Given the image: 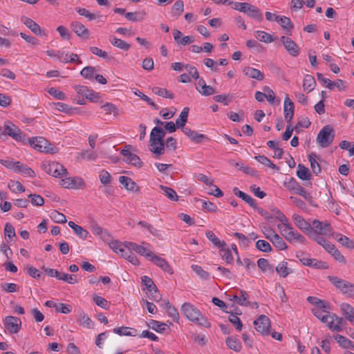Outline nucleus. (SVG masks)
<instances>
[{
  "mask_svg": "<svg viewBox=\"0 0 354 354\" xmlns=\"http://www.w3.org/2000/svg\"><path fill=\"white\" fill-rule=\"evenodd\" d=\"M180 310L187 319L196 324L207 328L211 327L208 319L193 304L185 302L182 305Z\"/></svg>",
  "mask_w": 354,
  "mask_h": 354,
  "instance_id": "1",
  "label": "nucleus"
},
{
  "mask_svg": "<svg viewBox=\"0 0 354 354\" xmlns=\"http://www.w3.org/2000/svg\"><path fill=\"white\" fill-rule=\"evenodd\" d=\"M165 132L162 128L155 127L150 133V151L156 155H162L165 152L164 137Z\"/></svg>",
  "mask_w": 354,
  "mask_h": 354,
  "instance_id": "2",
  "label": "nucleus"
},
{
  "mask_svg": "<svg viewBox=\"0 0 354 354\" xmlns=\"http://www.w3.org/2000/svg\"><path fill=\"white\" fill-rule=\"evenodd\" d=\"M328 279L343 295L354 298V284L335 276H328Z\"/></svg>",
  "mask_w": 354,
  "mask_h": 354,
  "instance_id": "3",
  "label": "nucleus"
},
{
  "mask_svg": "<svg viewBox=\"0 0 354 354\" xmlns=\"http://www.w3.org/2000/svg\"><path fill=\"white\" fill-rule=\"evenodd\" d=\"M3 135H8L15 140L23 144L27 143V138L25 133L10 120L4 122Z\"/></svg>",
  "mask_w": 354,
  "mask_h": 354,
  "instance_id": "4",
  "label": "nucleus"
},
{
  "mask_svg": "<svg viewBox=\"0 0 354 354\" xmlns=\"http://www.w3.org/2000/svg\"><path fill=\"white\" fill-rule=\"evenodd\" d=\"M283 185L290 192L301 196L311 205L316 206L313 203V197L311 194L308 193L305 188L300 185L294 178H290L288 180L284 182Z\"/></svg>",
  "mask_w": 354,
  "mask_h": 354,
  "instance_id": "5",
  "label": "nucleus"
},
{
  "mask_svg": "<svg viewBox=\"0 0 354 354\" xmlns=\"http://www.w3.org/2000/svg\"><path fill=\"white\" fill-rule=\"evenodd\" d=\"M335 138V131L330 125L324 126L319 132L317 141L320 147L326 148L329 147Z\"/></svg>",
  "mask_w": 354,
  "mask_h": 354,
  "instance_id": "6",
  "label": "nucleus"
},
{
  "mask_svg": "<svg viewBox=\"0 0 354 354\" xmlns=\"http://www.w3.org/2000/svg\"><path fill=\"white\" fill-rule=\"evenodd\" d=\"M44 169L46 173L56 178L63 177L68 174L67 169L62 165L55 161L49 162L47 165L44 164Z\"/></svg>",
  "mask_w": 354,
  "mask_h": 354,
  "instance_id": "7",
  "label": "nucleus"
},
{
  "mask_svg": "<svg viewBox=\"0 0 354 354\" xmlns=\"http://www.w3.org/2000/svg\"><path fill=\"white\" fill-rule=\"evenodd\" d=\"M256 330L263 335H270V319L264 315H260L258 319L254 322Z\"/></svg>",
  "mask_w": 354,
  "mask_h": 354,
  "instance_id": "8",
  "label": "nucleus"
},
{
  "mask_svg": "<svg viewBox=\"0 0 354 354\" xmlns=\"http://www.w3.org/2000/svg\"><path fill=\"white\" fill-rule=\"evenodd\" d=\"M131 145H125L124 148L121 150L120 153L125 157V162L140 168L142 166V162L136 154L131 152Z\"/></svg>",
  "mask_w": 354,
  "mask_h": 354,
  "instance_id": "9",
  "label": "nucleus"
},
{
  "mask_svg": "<svg viewBox=\"0 0 354 354\" xmlns=\"http://www.w3.org/2000/svg\"><path fill=\"white\" fill-rule=\"evenodd\" d=\"M61 185L66 189H77L83 188L85 183L80 177H68L62 180Z\"/></svg>",
  "mask_w": 354,
  "mask_h": 354,
  "instance_id": "10",
  "label": "nucleus"
},
{
  "mask_svg": "<svg viewBox=\"0 0 354 354\" xmlns=\"http://www.w3.org/2000/svg\"><path fill=\"white\" fill-rule=\"evenodd\" d=\"M4 326L10 333H17L21 326V321L19 317L7 316L4 319Z\"/></svg>",
  "mask_w": 354,
  "mask_h": 354,
  "instance_id": "11",
  "label": "nucleus"
},
{
  "mask_svg": "<svg viewBox=\"0 0 354 354\" xmlns=\"http://www.w3.org/2000/svg\"><path fill=\"white\" fill-rule=\"evenodd\" d=\"M313 230L319 235H328L331 233L332 228L328 221L321 222L319 220H314L311 225V231Z\"/></svg>",
  "mask_w": 354,
  "mask_h": 354,
  "instance_id": "12",
  "label": "nucleus"
},
{
  "mask_svg": "<svg viewBox=\"0 0 354 354\" xmlns=\"http://www.w3.org/2000/svg\"><path fill=\"white\" fill-rule=\"evenodd\" d=\"M21 21L34 34L39 36L46 35V33L44 30H41L39 25L33 21L32 19L22 16L21 17Z\"/></svg>",
  "mask_w": 354,
  "mask_h": 354,
  "instance_id": "13",
  "label": "nucleus"
},
{
  "mask_svg": "<svg viewBox=\"0 0 354 354\" xmlns=\"http://www.w3.org/2000/svg\"><path fill=\"white\" fill-rule=\"evenodd\" d=\"M27 142H28L32 148L38 151H49L48 147H47V140L42 137L28 138L27 139Z\"/></svg>",
  "mask_w": 354,
  "mask_h": 354,
  "instance_id": "14",
  "label": "nucleus"
},
{
  "mask_svg": "<svg viewBox=\"0 0 354 354\" xmlns=\"http://www.w3.org/2000/svg\"><path fill=\"white\" fill-rule=\"evenodd\" d=\"M280 39L290 55L297 57L299 54V48L292 39L286 36L281 37Z\"/></svg>",
  "mask_w": 354,
  "mask_h": 354,
  "instance_id": "15",
  "label": "nucleus"
},
{
  "mask_svg": "<svg viewBox=\"0 0 354 354\" xmlns=\"http://www.w3.org/2000/svg\"><path fill=\"white\" fill-rule=\"evenodd\" d=\"M74 88L78 94L82 95L92 102H96L100 99L99 93L88 89L85 86L77 85Z\"/></svg>",
  "mask_w": 354,
  "mask_h": 354,
  "instance_id": "16",
  "label": "nucleus"
},
{
  "mask_svg": "<svg viewBox=\"0 0 354 354\" xmlns=\"http://www.w3.org/2000/svg\"><path fill=\"white\" fill-rule=\"evenodd\" d=\"M182 131L194 143L198 144L204 140H209L205 134L199 133L189 127L183 128Z\"/></svg>",
  "mask_w": 354,
  "mask_h": 354,
  "instance_id": "17",
  "label": "nucleus"
},
{
  "mask_svg": "<svg viewBox=\"0 0 354 354\" xmlns=\"http://www.w3.org/2000/svg\"><path fill=\"white\" fill-rule=\"evenodd\" d=\"M294 103L291 101L288 95H287L284 99L283 103V112L285 120L287 122H290L294 116Z\"/></svg>",
  "mask_w": 354,
  "mask_h": 354,
  "instance_id": "18",
  "label": "nucleus"
},
{
  "mask_svg": "<svg viewBox=\"0 0 354 354\" xmlns=\"http://www.w3.org/2000/svg\"><path fill=\"white\" fill-rule=\"evenodd\" d=\"M73 31L78 36L84 39H88L90 35L89 30L86 28L82 23L73 21L71 24Z\"/></svg>",
  "mask_w": 354,
  "mask_h": 354,
  "instance_id": "19",
  "label": "nucleus"
},
{
  "mask_svg": "<svg viewBox=\"0 0 354 354\" xmlns=\"http://www.w3.org/2000/svg\"><path fill=\"white\" fill-rule=\"evenodd\" d=\"M150 261L157 266L160 267L163 271L169 274L173 273L172 268L165 259L157 255H153L150 259Z\"/></svg>",
  "mask_w": 354,
  "mask_h": 354,
  "instance_id": "20",
  "label": "nucleus"
},
{
  "mask_svg": "<svg viewBox=\"0 0 354 354\" xmlns=\"http://www.w3.org/2000/svg\"><path fill=\"white\" fill-rule=\"evenodd\" d=\"M292 220L295 225L301 230L305 232H311V225L300 215L294 214L292 215Z\"/></svg>",
  "mask_w": 354,
  "mask_h": 354,
  "instance_id": "21",
  "label": "nucleus"
},
{
  "mask_svg": "<svg viewBox=\"0 0 354 354\" xmlns=\"http://www.w3.org/2000/svg\"><path fill=\"white\" fill-rule=\"evenodd\" d=\"M329 254H330L333 258L337 261V262L346 264V260L344 258V257L342 254V253L336 248L335 245L330 243L326 245V249H325Z\"/></svg>",
  "mask_w": 354,
  "mask_h": 354,
  "instance_id": "22",
  "label": "nucleus"
},
{
  "mask_svg": "<svg viewBox=\"0 0 354 354\" xmlns=\"http://www.w3.org/2000/svg\"><path fill=\"white\" fill-rule=\"evenodd\" d=\"M119 182L123 187L129 191L138 192L139 187L137 184L129 177L122 176L119 177Z\"/></svg>",
  "mask_w": 354,
  "mask_h": 354,
  "instance_id": "23",
  "label": "nucleus"
},
{
  "mask_svg": "<svg viewBox=\"0 0 354 354\" xmlns=\"http://www.w3.org/2000/svg\"><path fill=\"white\" fill-rule=\"evenodd\" d=\"M243 73L245 76L259 81H261L264 79V75L263 73H261L259 70L250 66L244 67L243 69Z\"/></svg>",
  "mask_w": 354,
  "mask_h": 354,
  "instance_id": "24",
  "label": "nucleus"
},
{
  "mask_svg": "<svg viewBox=\"0 0 354 354\" xmlns=\"http://www.w3.org/2000/svg\"><path fill=\"white\" fill-rule=\"evenodd\" d=\"M128 247L131 248L134 252L136 253L144 256L145 257H152L153 255V252L147 249V248L143 247L142 245H138L133 242H129L127 243Z\"/></svg>",
  "mask_w": 354,
  "mask_h": 354,
  "instance_id": "25",
  "label": "nucleus"
},
{
  "mask_svg": "<svg viewBox=\"0 0 354 354\" xmlns=\"http://www.w3.org/2000/svg\"><path fill=\"white\" fill-rule=\"evenodd\" d=\"M340 310L342 315L351 323H354V308L347 303H342L340 305Z\"/></svg>",
  "mask_w": 354,
  "mask_h": 354,
  "instance_id": "26",
  "label": "nucleus"
},
{
  "mask_svg": "<svg viewBox=\"0 0 354 354\" xmlns=\"http://www.w3.org/2000/svg\"><path fill=\"white\" fill-rule=\"evenodd\" d=\"M233 193L238 197L241 198L243 201L247 203L250 207L256 208V200L252 198L250 195L244 193L238 189L237 187L233 189Z\"/></svg>",
  "mask_w": 354,
  "mask_h": 354,
  "instance_id": "27",
  "label": "nucleus"
},
{
  "mask_svg": "<svg viewBox=\"0 0 354 354\" xmlns=\"http://www.w3.org/2000/svg\"><path fill=\"white\" fill-rule=\"evenodd\" d=\"M15 171L22 173L32 178L36 176L35 172L28 165L23 164L19 161L15 162Z\"/></svg>",
  "mask_w": 354,
  "mask_h": 354,
  "instance_id": "28",
  "label": "nucleus"
},
{
  "mask_svg": "<svg viewBox=\"0 0 354 354\" xmlns=\"http://www.w3.org/2000/svg\"><path fill=\"white\" fill-rule=\"evenodd\" d=\"M286 240L290 243H299L301 244H305L306 242V238L294 229L289 232Z\"/></svg>",
  "mask_w": 354,
  "mask_h": 354,
  "instance_id": "29",
  "label": "nucleus"
},
{
  "mask_svg": "<svg viewBox=\"0 0 354 354\" xmlns=\"http://www.w3.org/2000/svg\"><path fill=\"white\" fill-rule=\"evenodd\" d=\"M335 324H333V319L328 322V327L333 332H341L343 326L346 324V321L343 317H335Z\"/></svg>",
  "mask_w": 354,
  "mask_h": 354,
  "instance_id": "30",
  "label": "nucleus"
},
{
  "mask_svg": "<svg viewBox=\"0 0 354 354\" xmlns=\"http://www.w3.org/2000/svg\"><path fill=\"white\" fill-rule=\"evenodd\" d=\"M63 54H64L63 53L58 51L57 54L56 55L64 63H68V62L73 63L74 62V63H76L77 64H81L82 63V60L80 59V58L78 57V55L77 54L72 53L69 56L68 55V54H66L65 55V57L62 58Z\"/></svg>",
  "mask_w": 354,
  "mask_h": 354,
  "instance_id": "31",
  "label": "nucleus"
},
{
  "mask_svg": "<svg viewBox=\"0 0 354 354\" xmlns=\"http://www.w3.org/2000/svg\"><path fill=\"white\" fill-rule=\"evenodd\" d=\"M77 322L80 326L86 328H92L94 325L91 318L82 310L80 313Z\"/></svg>",
  "mask_w": 354,
  "mask_h": 354,
  "instance_id": "32",
  "label": "nucleus"
},
{
  "mask_svg": "<svg viewBox=\"0 0 354 354\" xmlns=\"http://www.w3.org/2000/svg\"><path fill=\"white\" fill-rule=\"evenodd\" d=\"M147 13L145 10L140 12H127L125 17L131 21H142L145 19Z\"/></svg>",
  "mask_w": 354,
  "mask_h": 354,
  "instance_id": "33",
  "label": "nucleus"
},
{
  "mask_svg": "<svg viewBox=\"0 0 354 354\" xmlns=\"http://www.w3.org/2000/svg\"><path fill=\"white\" fill-rule=\"evenodd\" d=\"M335 339L339 345L344 348H352L354 350V343L343 335H336L334 336Z\"/></svg>",
  "mask_w": 354,
  "mask_h": 354,
  "instance_id": "34",
  "label": "nucleus"
},
{
  "mask_svg": "<svg viewBox=\"0 0 354 354\" xmlns=\"http://www.w3.org/2000/svg\"><path fill=\"white\" fill-rule=\"evenodd\" d=\"M189 111V109L188 107H185L181 111L179 117L176 120L178 128H181L183 129V128L186 127L185 125L187 122Z\"/></svg>",
  "mask_w": 354,
  "mask_h": 354,
  "instance_id": "35",
  "label": "nucleus"
},
{
  "mask_svg": "<svg viewBox=\"0 0 354 354\" xmlns=\"http://www.w3.org/2000/svg\"><path fill=\"white\" fill-rule=\"evenodd\" d=\"M113 332L119 335H126V336H136L137 335V330L135 328L122 326L120 328H115L113 329Z\"/></svg>",
  "mask_w": 354,
  "mask_h": 354,
  "instance_id": "36",
  "label": "nucleus"
},
{
  "mask_svg": "<svg viewBox=\"0 0 354 354\" xmlns=\"http://www.w3.org/2000/svg\"><path fill=\"white\" fill-rule=\"evenodd\" d=\"M225 342L229 348L236 352H239L242 348L240 341L236 337H229L226 339Z\"/></svg>",
  "mask_w": 354,
  "mask_h": 354,
  "instance_id": "37",
  "label": "nucleus"
},
{
  "mask_svg": "<svg viewBox=\"0 0 354 354\" xmlns=\"http://www.w3.org/2000/svg\"><path fill=\"white\" fill-rule=\"evenodd\" d=\"M229 163L246 174H249L252 176L256 174V171L254 169L248 166H245L241 162H234V160H231L229 161Z\"/></svg>",
  "mask_w": 354,
  "mask_h": 354,
  "instance_id": "38",
  "label": "nucleus"
},
{
  "mask_svg": "<svg viewBox=\"0 0 354 354\" xmlns=\"http://www.w3.org/2000/svg\"><path fill=\"white\" fill-rule=\"evenodd\" d=\"M277 21L281 25V26L283 29H287L286 34L291 35V29L293 28L294 26L292 24L290 19L288 17L285 16L280 17L279 16L278 20Z\"/></svg>",
  "mask_w": 354,
  "mask_h": 354,
  "instance_id": "39",
  "label": "nucleus"
},
{
  "mask_svg": "<svg viewBox=\"0 0 354 354\" xmlns=\"http://www.w3.org/2000/svg\"><path fill=\"white\" fill-rule=\"evenodd\" d=\"M316 158L317 155L313 152L308 155V160L310 162L311 169L315 175H318L321 172L322 169L319 164L316 160Z\"/></svg>",
  "mask_w": 354,
  "mask_h": 354,
  "instance_id": "40",
  "label": "nucleus"
},
{
  "mask_svg": "<svg viewBox=\"0 0 354 354\" xmlns=\"http://www.w3.org/2000/svg\"><path fill=\"white\" fill-rule=\"evenodd\" d=\"M315 84V80L312 75H306L304 77L303 82V88L305 91L307 90L308 93L312 91L314 89Z\"/></svg>",
  "mask_w": 354,
  "mask_h": 354,
  "instance_id": "41",
  "label": "nucleus"
},
{
  "mask_svg": "<svg viewBox=\"0 0 354 354\" xmlns=\"http://www.w3.org/2000/svg\"><path fill=\"white\" fill-rule=\"evenodd\" d=\"M184 11V3L181 0L176 1L171 8V16L178 17Z\"/></svg>",
  "mask_w": 354,
  "mask_h": 354,
  "instance_id": "42",
  "label": "nucleus"
},
{
  "mask_svg": "<svg viewBox=\"0 0 354 354\" xmlns=\"http://www.w3.org/2000/svg\"><path fill=\"white\" fill-rule=\"evenodd\" d=\"M254 37L258 40L265 43H271L274 40L270 34L261 30L256 31L254 32Z\"/></svg>",
  "mask_w": 354,
  "mask_h": 354,
  "instance_id": "43",
  "label": "nucleus"
},
{
  "mask_svg": "<svg viewBox=\"0 0 354 354\" xmlns=\"http://www.w3.org/2000/svg\"><path fill=\"white\" fill-rule=\"evenodd\" d=\"M205 234L207 238L214 244V245L218 248H223L226 245L225 242L218 239L212 231H207Z\"/></svg>",
  "mask_w": 354,
  "mask_h": 354,
  "instance_id": "44",
  "label": "nucleus"
},
{
  "mask_svg": "<svg viewBox=\"0 0 354 354\" xmlns=\"http://www.w3.org/2000/svg\"><path fill=\"white\" fill-rule=\"evenodd\" d=\"M110 42L114 46L126 51L128 50L131 47L130 44L127 43L125 41H123L120 39H118L115 37L111 38Z\"/></svg>",
  "mask_w": 354,
  "mask_h": 354,
  "instance_id": "45",
  "label": "nucleus"
},
{
  "mask_svg": "<svg viewBox=\"0 0 354 354\" xmlns=\"http://www.w3.org/2000/svg\"><path fill=\"white\" fill-rule=\"evenodd\" d=\"M152 91L156 95L165 98L173 99L174 97V93L166 88L155 86L152 88Z\"/></svg>",
  "mask_w": 354,
  "mask_h": 354,
  "instance_id": "46",
  "label": "nucleus"
},
{
  "mask_svg": "<svg viewBox=\"0 0 354 354\" xmlns=\"http://www.w3.org/2000/svg\"><path fill=\"white\" fill-rule=\"evenodd\" d=\"M297 176L301 180H309L310 178V173L307 167L303 165L299 164Z\"/></svg>",
  "mask_w": 354,
  "mask_h": 354,
  "instance_id": "47",
  "label": "nucleus"
},
{
  "mask_svg": "<svg viewBox=\"0 0 354 354\" xmlns=\"http://www.w3.org/2000/svg\"><path fill=\"white\" fill-rule=\"evenodd\" d=\"M146 295L149 299L158 301L160 300V295L156 286H152L151 288H147Z\"/></svg>",
  "mask_w": 354,
  "mask_h": 354,
  "instance_id": "48",
  "label": "nucleus"
},
{
  "mask_svg": "<svg viewBox=\"0 0 354 354\" xmlns=\"http://www.w3.org/2000/svg\"><path fill=\"white\" fill-rule=\"evenodd\" d=\"M273 236L274 238L271 242L278 250H283L287 249L288 247L286 242L279 234H275Z\"/></svg>",
  "mask_w": 354,
  "mask_h": 354,
  "instance_id": "49",
  "label": "nucleus"
},
{
  "mask_svg": "<svg viewBox=\"0 0 354 354\" xmlns=\"http://www.w3.org/2000/svg\"><path fill=\"white\" fill-rule=\"evenodd\" d=\"M96 73V69L93 66H86L84 67L81 71V75L86 79L91 80L95 77Z\"/></svg>",
  "mask_w": 354,
  "mask_h": 354,
  "instance_id": "50",
  "label": "nucleus"
},
{
  "mask_svg": "<svg viewBox=\"0 0 354 354\" xmlns=\"http://www.w3.org/2000/svg\"><path fill=\"white\" fill-rule=\"evenodd\" d=\"M336 239L339 243L347 248H354V241L351 240L348 237L339 234L337 235Z\"/></svg>",
  "mask_w": 354,
  "mask_h": 354,
  "instance_id": "51",
  "label": "nucleus"
},
{
  "mask_svg": "<svg viewBox=\"0 0 354 354\" xmlns=\"http://www.w3.org/2000/svg\"><path fill=\"white\" fill-rule=\"evenodd\" d=\"M257 248L263 252H270L272 248L270 244L265 240H259L256 242Z\"/></svg>",
  "mask_w": 354,
  "mask_h": 354,
  "instance_id": "52",
  "label": "nucleus"
},
{
  "mask_svg": "<svg viewBox=\"0 0 354 354\" xmlns=\"http://www.w3.org/2000/svg\"><path fill=\"white\" fill-rule=\"evenodd\" d=\"M138 225L142 227L146 228L152 235L160 237L161 236L160 231L154 228L151 224L145 221H139Z\"/></svg>",
  "mask_w": 354,
  "mask_h": 354,
  "instance_id": "53",
  "label": "nucleus"
},
{
  "mask_svg": "<svg viewBox=\"0 0 354 354\" xmlns=\"http://www.w3.org/2000/svg\"><path fill=\"white\" fill-rule=\"evenodd\" d=\"M220 255L222 259L226 261L227 263H231L233 261V257L232 252L229 248H220Z\"/></svg>",
  "mask_w": 354,
  "mask_h": 354,
  "instance_id": "54",
  "label": "nucleus"
},
{
  "mask_svg": "<svg viewBox=\"0 0 354 354\" xmlns=\"http://www.w3.org/2000/svg\"><path fill=\"white\" fill-rule=\"evenodd\" d=\"M160 188L164 192L165 194L171 201H178V196L176 194V192L171 188L160 185Z\"/></svg>",
  "mask_w": 354,
  "mask_h": 354,
  "instance_id": "55",
  "label": "nucleus"
},
{
  "mask_svg": "<svg viewBox=\"0 0 354 354\" xmlns=\"http://www.w3.org/2000/svg\"><path fill=\"white\" fill-rule=\"evenodd\" d=\"M287 264V262L282 261L276 267L277 272L282 277H286L290 273Z\"/></svg>",
  "mask_w": 354,
  "mask_h": 354,
  "instance_id": "56",
  "label": "nucleus"
},
{
  "mask_svg": "<svg viewBox=\"0 0 354 354\" xmlns=\"http://www.w3.org/2000/svg\"><path fill=\"white\" fill-rule=\"evenodd\" d=\"M8 187L13 192L22 193L25 192V187L19 181L11 180L8 183Z\"/></svg>",
  "mask_w": 354,
  "mask_h": 354,
  "instance_id": "57",
  "label": "nucleus"
},
{
  "mask_svg": "<svg viewBox=\"0 0 354 354\" xmlns=\"http://www.w3.org/2000/svg\"><path fill=\"white\" fill-rule=\"evenodd\" d=\"M50 218L54 222L57 223H65L66 222V216L57 210H54L51 212Z\"/></svg>",
  "mask_w": 354,
  "mask_h": 354,
  "instance_id": "58",
  "label": "nucleus"
},
{
  "mask_svg": "<svg viewBox=\"0 0 354 354\" xmlns=\"http://www.w3.org/2000/svg\"><path fill=\"white\" fill-rule=\"evenodd\" d=\"M149 326L158 333H162L165 330L166 324L156 320H151Z\"/></svg>",
  "mask_w": 354,
  "mask_h": 354,
  "instance_id": "59",
  "label": "nucleus"
},
{
  "mask_svg": "<svg viewBox=\"0 0 354 354\" xmlns=\"http://www.w3.org/2000/svg\"><path fill=\"white\" fill-rule=\"evenodd\" d=\"M97 158V155L94 151H89L88 150H84L79 155V158L82 160H87L89 161L95 160Z\"/></svg>",
  "mask_w": 354,
  "mask_h": 354,
  "instance_id": "60",
  "label": "nucleus"
},
{
  "mask_svg": "<svg viewBox=\"0 0 354 354\" xmlns=\"http://www.w3.org/2000/svg\"><path fill=\"white\" fill-rule=\"evenodd\" d=\"M251 7L252 8H250L246 13L247 15L255 19L261 21L263 19V16L260 12V10L253 5H252Z\"/></svg>",
  "mask_w": 354,
  "mask_h": 354,
  "instance_id": "61",
  "label": "nucleus"
},
{
  "mask_svg": "<svg viewBox=\"0 0 354 354\" xmlns=\"http://www.w3.org/2000/svg\"><path fill=\"white\" fill-rule=\"evenodd\" d=\"M313 314L322 322L327 323V326L328 325V322H330V320H328L329 315L326 314L324 310L320 309L313 310Z\"/></svg>",
  "mask_w": 354,
  "mask_h": 354,
  "instance_id": "62",
  "label": "nucleus"
},
{
  "mask_svg": "<svg viewBox=\"0 0 354 354\" xmlns=\"http://www.w3.org/2000/svg\"><path fill=\"white\" fill-rule=\"evenodd\" d=\"M229 321L234 325L236 329L239 331L241 330L243 324L241 319L237 317L236 314L231 313L229 316Z\"/></svg>",
  "mask_w": 354,
  "mask_h": 354,
  "instance_id": "63",
  "label": "nucleus"
},
{
  "mask_svg": "<svg viewBox=\"0 0 354 354\" xmlns=\"http://www.w3.org/2000/svg\"><path fill=\"white\" fill-rule=\"evenodd\" d=\"M192 270L203 279H208L209 274L198 265H193Z\"/></svg>",
  "mask_w": 354,
  "mask_h": 354,
  "instance_id": "64",
  "label": "nucleus"
}]
</instances>
